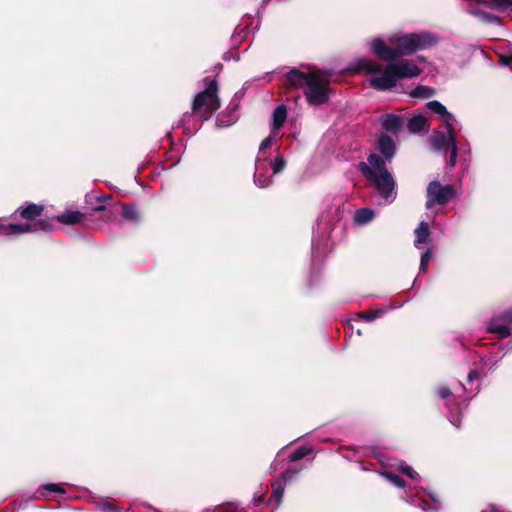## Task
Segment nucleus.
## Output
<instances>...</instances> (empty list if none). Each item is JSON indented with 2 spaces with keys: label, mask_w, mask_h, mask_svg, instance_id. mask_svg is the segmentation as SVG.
I'll use <instances>...</instances> for the list:
<instances>
[{
  "label": "nucleus",
  "mask_w": 512,
  "mask_h": 512,
  "mask_svg": "<svg viewBox=\"0 0 512 512\" xmlns=\"http://www.w3.org/2000/svg\"><path fill=\"white\" fill-rule=\"evenodd\" d=\"M43 210H44V207L42 205H37L34 203H27L24 206H20L14 212L13 215L19 214L20 217L27 220L26 223L33 225L39 221V220H37V221L33 222L34 220H36V218H38L42 214Z\"/></svg>",
  "instance_id": "dca6fc26"
},
{
  "label": "nucleus",
  "mask_w": 512,
  "mask_h": 512,
  "mask_svg": "<svg viewBox=\"0 0 512 512\" xmlns=\"http://www.w3.org/2000/svg\"><path fill=\"white\" fill-rule=\"evenodd\" d=\"M430 146L433 151L446 154L450 150L448 165L452 168L456 165L458 155V143L456 131L451 126H446V131H434L430 137Z\"/></svg>",
  "instance_id": "6e6552de"
},
{
  "label": "nucleus",
  "mask_w": 512,
  "mask_h": 512,
  "mask_svg": "<svg viewBox=\"0 0 512 512\" xmlns=\"http://www.w3.org/2000/svg\"><path fill=\"white\" fill-rule=\"evenodd\" d=\"M280 457V453H278L277 455V458L275 459V461L271 464V469L272 470H277V463H278V458Z\"/></svg>",
  "instance_id": "4c0bfd02"
},
{
  "label": "nucleus",
  "mask_w": 512,
  "mask_h": 512,
  "mask_svg": "<svg viewBox=\"0 0 512 512\" xmlns=\"http://www.w3.org/2000/svg\"><path fill=\"white\" fill-rule=\"evenodd\" d=\"M509 351H512V341L505 345L493 346L486 354H479V360L468 373L467 381L471 383L476 379L487 376L488 373L497 368L504 355Z\"/></svg>",
  "instance_id": "423d86ee"
},
{
  "label": "nucleus",
  "mask_w": 512,
  "mask_h": 512,
  "mask_svg": "<svg viewBox=\"0 0 512 512\" xmlns=\"http://www.w3.org/2000/svg\"><path fill=\"white\" fill-rule=\"evenodd\" d=\"M287 117V109L284 105H278L272 114L273 119V134L276 135L277 131L283 126Z\"/></svg>",
  "instance_id": "aec40b11"
},
{
  "label": "nucleus",
  "mask_w": 512,
  "mask_h": 512,
  "mask_svg": "<svg viewBox=\"0 0 512 512\" xmlns=\"http://www.w3.org/2000/svg\"><path fill=\"white\" fill-rule=\"evenodd\" d=\"M288 82L295 87H303L310 105H321L329 99V89L322 79L313 74H306L298 69H291L286 74Z\"/></svg>",
  "instance_id": "20e7f679"
},
{
  "label": "nucleus",
  "mask_w": 512,
  "mask_h": 512,
  "mask_svg": "<svg viewBox=\"0 0 512 512\" xmlns=\"http://www.w3.org/2000/svg\"><path fill=\"white\" fill-rule=\"evenodd\" d=\"M416 283H417V278L414 280L413 282V286L415 287L416 286Z\"/></svg>",
  "instance_id": "79ce46f5"
},
{
  "label": "nucleus",
  "mask_w": 512,
  "mask_h": 512,
  "mask_svg": "<svg viewBox=\"0 0 512 512\" xmlns=\"http://www.w3.org/2000/svg\"><path fill=\"white\" fill-rule=\"evenodd\" d=\"M455 195L456 191L452 185H441L437 180L431 181L427 187L426 208L431 209L435 205H444Z\"/></svg>",
  "instance_id": "9b49d317"
},
{
  "label": "nucleus",
  "mask_w": 512,
  "mask_h": 512,
  "mask_svg": "<svg viewBox=\"0 0 512 512\" xmlns=\"http://www.w3.org/2000/svg\"><path fill=\"white\" fill-rule=\"evenodd\" d=\"M261 499H262V496H258V497H254L253 501L258 502V501H261Z\"/></svg>",
  "instance_id": "ea45409f"
},
{
  "label": "nucleus",
  "mask_w": 512,
  "mask_h": 512,
  "mask_svg": "<svg viewBox=\"0 0 512 512\" xmlns=\"http://www.w3.org/2000/svg\"><path fill=\"white\" fill-rule=\"evenodd\" d=\"M326 245H327V239H324L321 242L319 240L312 241V260H313V262L320 259V257L324 253L323 247Z\"/></svg>",
  "instance_id": "cd10ccee"
},
{
  "label": "nucleus",
  "mask_w": 512,
  "mask_h": 512,
  "mask_svg": "<svg viewBox=\"0 0 512 512\" xmlns=\"http://www.w3.org/2000/svg\"><path fill=\"white\" fill-rule=\"evenodd\" d=\"M426 105L431 112L437 114L440 117L446 126H451L456 121L454 115L451 114L441 102L432 100L429 101Z\"/></svg>",
  "instance_id": "f3484780"
},
{
  "label": "nucleus",
  "mask_w": 512,
  "mask_h": 512,
  "mask_svg": "<svg viewBox=\"0 0 512 512\" xmlns=\"http://www.w3.org/2000/svg\"><path fill=\"white\" fill-rule=\"evenodd\" d=\"M355 70L371 74L369 85L377 91L392 90L399 80L417 77L422 72L414 61L408 59L391 61L383 66L375 60L360 58L355 62Z\"/></svg>",
  "instance_id": "f03ea898"
},
{
  "label": "nucleus",
  "mask_w": 512,
  "mask_h": 512,
  "mask_svg": "<svg viewBox=\"0 0 512 512\" xmlns=\"http://www.w3.org/2000/svg\"><path fill=\"white\" fill-rule=\"evenodd\" d=\"M286 167V161L282 155H278L274 160L269 158H256L254 183L259 188H266L273 182L274 174L281 173Z\"/></svg>",
  "instance_id": "0eeeda50"
},
{
  "label": "nucleus",
  "mask_w": 512,
  "mask_h": 512,
  "mask_svg": "<svg viewBox=\"0 0 512 512\" xmlns=\"http://www.w3.org/2000/svg\"><path fill=\"white\" fill-rule=\"evenodd\" d=\"M511 6H512V0H511Z\"/></svg>",
  "instance_id": "a18cd8bd"
},
{
  "label": "nucleus",
  "mask_w": 512,
  "mask_h": 512,
  "mask_svg": "<svg viewBox=\"0 0 512 512\" xmlns=\"http://www.w3.org/2000/svg\"><path fill=\"white\" fill-rule=\"evenodd\" d=\"M414 234V245L416 248H420L421 245L428 243L431 236L428 223L425 221H421L418 227L415 229Z\"/></svg>",
  "instance_id": "a211bd4d"
},
{
  "label": "nucleus",
  "mask_w": 512,
  "mask_h": 512,
  "mask_svg": "<svg viewBox=\"0 0 512 512\" xmlns=\"http://www.w3.org/2000/svg\"><path fill=\"white\" fill-rule=\"evenodd\" d=\"M464 391L465 386L460 382L452 388L442 385L436 389V394L445 400V406L448 410L447 417L450 423L457 428L461 424L462 410L468 405V399L461 396Z\"/></svg>",
  "instance_id": "39448f33"
},
{
  "label": "nucleus",
  "mask_w": 512,
  "mask_h": 512,
  "mask_svg": "<svg viewBox=\"0 0 512 512\" xmlns=\"http://www.w3.org/2000/svg\"><path fill=\"white\" fill-rule=\"evenodd\" d=\"M399 470L402 473L406 474L412 480H415L418 477V473L416 471H414V469L412 467H410L409 465H407L404 462L400 463Z\"/></svg>",
  "instance_id": "72a5a7b5"
},
{
  "label": "nucleus",
  "mask_w": 512,
  "mask_h": 512,
  "mask_svg": "<svg viewBox=\"0 0 512 512\" xmlns=\"http://www.w3.org/2000/svg\"><path fill=\"white\" fill-rule=\"evenodd\" d=\"M381 475L396 487L404 488L406 486L405 481L400 476L391 471H383L381 472Z\"/></svg>",
  "instance_id": "bb28decb"
},
{
  "label": "nucleus",
  "mask_w": 512,
  "mask_h": 512,
  "mask_svg": "<svg viewBox=\"0 0 512 512\" xmlns=\"http://www.w3.org/2000/svg\"><path fill=\"white\" fill-rule=\"evenodd\" d=\"M427 120L423 115H415L408 120L407 128L412 133H418L425 129Z\"/></svg>",
  "instance_id": "b1692460"
},
{
  "label": "nucleus",
  "mask_w": 512,
  "mask_h": 512,
  "mask_svg": "<svg viewBox=\"0 0 512 512\" xmlns=\"http://www.w3.org/2000/svg\"><path fill=\"white\" fill-rule=\"evenodd\" d=\"M99 508L102 512H120V508L113 505L112 503H109L107 501H104L99 504Z\"/></svg>",
  "instance_id": "c9c22d12"
},
{
  "label": "nucleus",
  "mask_w": 512,
  "mask_h": 512,
  "mask_svg": "<svg viewBox=\"0 0 512 512\" xmlns=\"http://www.w3.org/2000/svg\"><path fill=\"white\" fill-rule=\"evenodd\" d=\"M467 12L471 15L476 16L479 18L482 22L489 23V24H498L500 22V19L498 16L476 9L473 6H469L467 8Z\"/></svg>",
  "instance_id": "4be33fe9"
},
{
  "label": "nucleus",
  "mask_w": 512,
  "mask_h": 512,
  "mask_svg": "<svg viewBox=\"0 0 512 512\" xmlns=\"http://www.w3.org/2000/svg\"><path fill=\"white\" fill-rule=\"evenodd\" d=\"M187 116H189V115H188V113H185V114L183 115L182 119L179 121L178 126H179V125H183V124H184V122H185V118H186Z\"/></svg>",
  "instance_id": "58836bf2"
},
{
  "label": "nucleus",
  "mask_w": 512,
  "mask_h": 512,
  "mask_svg": "<svg viewBox=\"0 0 512 512\" xmlns=\"http://www.w3.org/2000/svg\"><path fill=\"white\" fill-rule=\"evenodd\" d=\"M489 511H490V512H495L494 507H491V508L489 509Z\"/></svg>",
  "instance_id": "a19ab883"
},
{
  "label": "nucleus",
  "mask_w": 512,
  "mask_h": 512,
  "mask_svg": "<svg viewBox=\"0 0 512 512\" xmlns=\"http://www.w3.org/2000/svg\"><path fill=\"white\" fill-rule=\"evenodd\" d=\"M405 496L403 497L406 502L411 504L412 506L421 508L424 512H436L440 508V501L436 498V495L432 493H427L425 495H421L419 491H416L415 494L412 492V488L409 486L408 491H405Z\"/></svg>",
  "instance_id": "f8f14e48"
},
{
  "label": "nucleus",
  "mask_w": 512,
  "mask_h": 512,
  "mask_svg": "<svg viewBox=\"0 0 512 512\" xmlns=\"http://www.w3.org/2000/svg\"><path fill=\"white\" fill-rule=\"evenodd\" d=\"M273 140L274 135L271 134L261 142L259 146V152L256 158H269L266 154V149L272 145Z\"/></svg>",
  "instance_id": "2f4dec72"
},
{
  "label": "nucleus",
  "mask_w": 512,
  "mask_h": 512,
  "mask_svg": "<svg viewBox=\"0 0 512 512\" xmlns=\"http://www.w3.org/2000/svg\"><path fill=\"white\" fill-rule=\"evenodd\" d=\"M357 334H358V335H361V330H359V329H358V330H357Z\"/></svg>",
  "instance_id": "37998d69"
},
{
  "label": "nucleus",
  "mask_w": 512,
  "mask_h": 512,
  "mask_svg": "<svg viewBox=\"0 0 512 512\" xmlns=\"http://www.w3.org/2000/svg\"><path fill=\"white\" fill-rule=\"evenodd\" d=\"M481 512H488V511H486V510H482Z\"/></svg>",
  "instance_id": "c03bdc74"
},
{
  "label": "nucleus",
  "mask_w": 512,
  "mask_h": 512,
  "mask_svg": "<svg viewBox=\"0 0 512 512\" xmlns=\"http://www.w3.org/2000/svg\"><path fill=\"white\" fill-rule=\"evenodd\" d=\"M432 258V250L428 248L425 252L422 253L420 259L419 273L424 274L427 271L428 263Z\"/></svg>",
  "instance_id": "7c9ffc66"
},
{
  "label": "nucleus",
  "mask_w": 512,
  "mask_h": 512,
  "mask_svg": "<svg viewBox=\"0 0 512 512\" xmlns=\"http://www.w3.org/2000/svg\"><path fill=\"white\" fill-rule=\"evenodd\" d=\"M301 469V467L286 469L281 473L278 479L272 482V494L269 498V502H274L276 508H278L281 504L286 483L295 480Z\"/></svg>",
  "instance_id": "4468645a"
},
{
  "label": "nucleus",
  "mask_w": 512,
  "mask_h": 512,
  "mask_svg": "<svg viewBox=\"0 0 512 512\" xmlns=\"http://www.w3.org/2000/svg\"><path fill=\"white\" fill-rule=\"evenodd\" d=\"M375 217V211L371 208H360L354 213V222L357 225H366Z\"/></svg>",
  "instance_id": "412c9836"
},
{
  "label": "nucleus",
  "mask_w": 512,
  "mask_h": 512,
  "mask_svg": "<svg viewBox=\"0 0 512 512\" xmlns=\"http://www.w3.org/2000/svg\"><path fill=\"white\" fill-rule=\"evenodd\" d=\"M379 122L382 129L395 135L401 132L403 128V119L401 116L387 113L380 116Z\"/></svg>",
  "instance_id": "2eb2a0df"
},
{
  "label": "nucleus",
  "mask_w": 512,
  "mask_h": 512,
  "mask_svg": "<svg viewBox=\"0 0 512 512\" xmlns=\"http://www.w3.org/2000/svg\"><path fill=\"white\" fill-rule=\"evenodd\" d=\"M111 199L109 195H102L96 199V204L91 207L93 212H99L106 210V206L102 203L103 200Z\"/></svg>",
  "instance_id": "f704fd0d"
},
{
  "label": "nucleus",
  "mask_w": 512,
  "mask_h": 512,
  "mask_svg": "<svg viewBox=\"0 0 512 512\" xmlns=\"http://www.w3.org/2000/svg\"><path fill=\"white\" fill-rule=\"evenodd\" d=\"M512 323V308L501 314L494 315L487 323V332L496 334L500 339L510 336V324Z\"/></svg>",
  "instance_id": "ddd939ff"
},
{
  "label": "nucleus",
  "mask_w": 512,
  "mask_h": 512,
  "mask_svg": "<svg viewBox=\"0 0 512 512\" xmlns=\"http://www.w3.org/2000/svg\"><path fill=\"white\" fill-rule=\"evenodd\" d=\"M383 313H384L383 310L367 311V312L361 313L359 315V318L364 320V321L371 322V321L379 318Z\"/></svg>",
  "instance_id": "473e14b6"
},
{
  "label": "nucleus",
  "mask_w": 512,
  "mask_h": 512,
  "mask_svg": "<svg viewBox=\"0 0 512 512\" xmlns=\"http://www.w3.org/2000/svg\"><path fill=\"white\" fill-rule=\"evenodd\" d=\"M82 213L79 211H66L56 217L62 224L73 225L81 221Z\"/></svg>",
  "instance_id": "5701e85b"
},
{
  "label": "nucleus",
  "mask_w": 512,
  "mask_h": 512,
  "mask_svg": "<svg viewBox=\"0 0 512 512\" xmlns=\"http://www.w3.org/2000/svg\"><path fill=\"white\" fill-rule=\"evenodd\" d=\"M376 148L379 152L370 153L367 162L359 163V170L369 184L377 191L383 204H392L397 198L395 178L387 168L396 154V142L386 134L380 135Z\"/></svg>",
  "instance_id": "f257e3e1"
},
{
  "label": "nucleus",
  "mask_w": 512,
  "mask_h": 512,
  "mask_svg": "<svg viewBox=\"0 0 512 512\" xmlns=\"http://www.w3.org/2000/svg\"><path fill=\"white\" fill-rule=\"evenodd\" d=\"M235 122H236L235 115H233V114H229V115L221 114V115H219L217 117L216 125H217V127L224 128V127L231 126Z\"/></svg>",
  "instance_id": "c756f323"
},
{
  "label": "nucleus",
  "mask_w": 512,
  "mask_h": 512,
  "mask_svg": "<svg viewBox=\"0 0 512 512\" xmlns=\"http://www.w3.org/2000/svg\"><path fill=\"white\" fill-rule=\"evenodd\" d=\"M53 226L50 221L40 219L37 223L31 225L28 223H10L6 218H0V235L18 236L30 232L50 231Z\"/></svg>",
  "instance_id": "9d476101"
},
{
  "label": "nucleus",
  "mask_w": 512,
  "mask_h": 512,
  "mask_svg": "<svg viewBox=\"0 0 512 512\" xmlns=\"http://www.w3.org/2000/svg\"><path fill=\"white\" fill-rule=\"evenodd\" d=\"M501 63L503 65H510L512 63V56H502Z\"/></svg>",
  "instance_id": "e433bc0d"
},
{
  "label": "nucleus",
  "mask_w": 512,
  "mask_h": 512,
  "mask_svg": "<svg viewBox=\"0 0 512 512\" xmlns=\"http://www.w3.org/2000/svg\"><path fill=\"white\" fill-rule=\"evenodd\" d=\"M312 453V448L310 447H299L297 448L289 457V462H296L303 459L305 456Z\"/></svg>",
  "instance_id": "c85d7f7f"
},
{
  "label": "nucleus",
  "mask_w": 512,
  "mask_h": 512,
  "mask_svg": "<svg viewBox=\"0 0 512 512\" xmlns=\"http://www.w3.org/2000/svg\"><path fill=\"white\" fill-rule=\"evenodd\" d=\"M122 216L124 219L132 222L138 223L140 221V216L138 211L132 206H123L122 207Z\"/></svg>",
  "instance_id": "a878e982"
},
{
  "label": "nucleus",
  "mask_w": 512,
  "mask_h": 512,
  "mask_svg": "<svg viewBox=\"0 0 512 512\" xmlns=\"http://www.w3.org/2000/svg\"><path fill=\"white\" fill-rule=\"evenodd\" d=\"M435 93V90L431 87L425 86V85H417L409 95L414 98H421V99H427L433 96Z\"/></svg>",
  "instance_id": "393cba45"
},
{
  "label": "nucleus",
  "mask_w": 512,
  "mask_h": 512,
  "mask_svg": "<svg viewBox=\"0 0 512 512\" xmlns=\"http://www.w3.org/2000/svg\"><path fill=\"white\" fill-rule=\"evenodd\" d=\"M205 90L199 92L193 101L192 109L195 112H202V116L207 119L209 115L220 107L218 97V84L215 80L205 78Z\"/></svg>",
  "instance_id": "1a4fd4ad"
},
{
  "label": "nucleus",
  "mask_w": 512,
  "mask_h": 512,
  "mask_svg": "<svg viewBox=\"0 0 512 512\" xmlns=\"http://www.w3.org/2000/svg\"><path fill=\"white\" fill-rule=\"evenodd\" d=\"M390 42L396 43V47L388 46L382 39H373L370 49L377 57L389 62L411 55L417 51L426 50L435 46L439 38L430 31H420L408 34H395L390 37Z\"/></svg>",
  "instance_id": "7ed1b4c3"
},
{
  "label": "nucleus",
  "mask_w": 512,
  "mask_h": 512,
  "mask_svg": "<svg viewBox=\"0 0 512 512\" xmlns=\"http://www.w3.org/2000/svg\"><path fill=\"white\" fill-rule=\"evenodd\" d=\"M47 492L50 493H58V494H64L65 490L60 484L55 483H47L42 486H40L33 494L32 499L38 500L43 497H46Z\"/></svg>",
  "instance_id": "6ab92c4d"
}]
</instances>
